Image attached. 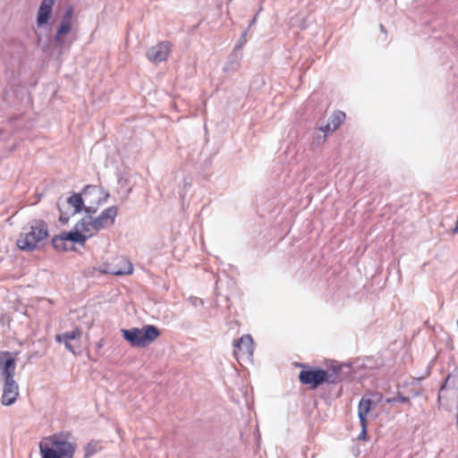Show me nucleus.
<instances>
[{
    "label": "nucleus",
    "instance_id": "f257e3e1",
    "mask_svg": "<svg viewBox=\"0 0 458 458\" xmlns=\"http://www.w3.org/2000/svg\"><path fill=\"white\" fill-rule=\"evenodd\" d=\"M48 236V226L43 220H33L27 226L23 227L17 239L16 244L19 249L26 251L34 250L38 242Z\"/></svg>",
    "mask_w": 458,
    "mask_h": 458
},
{
    "label": "nucleus",
    "instance_id": "f03ea898",
    "mask_svg": "<svg viewBox=\"0 0 458 458\" xmlns=\"http://www.w3.org/2000/svg\"><path fill=\"white\" fill-rule=\"evenodd\" d=\"M39 451L42 458H73L75 447L62 436L54 435L40 441Z\"/></svg>",
    "mask_w": 458,
    "mask_h": 458
},
{
    "label": "nucleus",
    "instance_id": "7ed1b4c3",
    "mask_svg": "<svg viewBox=\"0 0 458 458\" xmlns=\"http://www.w3.org/2000/svg\"><path fill=\"white\" fill-rule=\"evenodd\" d=\"M121 333L123 337L136 348L148 346L160 335L159 329L153 325H147L141 328L121 329Z\"/></svg>",
    "mask_w": 458,
    "mask_h": 458
},
{
    "label": "nucleus",
    "instance_id": "20e7f679",
    "mask_svg": "<svg viewBox=\"0 0 458 458\" xmlns=\"http://www.w3.org/2000/svg\"><path fill=\"white\" fill-rule=\"evenodd\" d=\"M117 214L118 208L116 206H111L104 209L96 217L90 216L91 214H88V216L83 217L82 220L85 221V225L89 230V236H92L98 231L113 225L114 224Z\"/></svg>",
    "mask_w": 458,
    "mask_h": 458
},
{
    "label": "nucleus",
    "instance_id": "39448f33",
    "mask_svg": "<svg viewBox=\"0 0 458 458\" xmlns=\"http://www.w3.org/2000/svg\"><path fill=\"white\" fill-rule=\"evenodd\" d=\"M84 203L87 205L85 208V212L87 214H95L99 206L106 203L110 197V194L107 191H106L102 187H98L96 185H87L81 191Z\"/></svg>",
    "mask_w": 458,
    "mask_h": 458
},
{
    "label": "nucleus",
    "instance_id": "423d86ee",
    "mask_svg": "<svg viewBox=\"0 0 458 458\" xmlns=\"http://www.w3.org/2000/svg\"><path fill=\"white\" fill-rule=\"evenodd\" d=\"M327 371L321 369H311L301 370L299 374V380L304 385H309L311 389H316L325 382L335 383V379L331 378Z\"/></svg>",
    "mask_w": 458,
    "mask_h": 458
},
{
    "label": "nucleus",
    "instance_id": "0eeeda50",
    "mask_svg": "<svg viewBox=\"0 0 458 458\" xmlns=\"http://www.w3.org/2000/svg\"><path fill=\"white\" fill-rule=\"evenodd\" d=\"M103 272L114 276L130 275L133 271L131 263L124 257L115 258L111 263L104 265Z\"/></svg>",
    "mask_w": 458,
    "mask_h": 458
},
{
    "label": "nucleus",
    "instance_id": "6e6552de",
    "mask_svg": "<svg viewBox=\"0 0 458 458\" xmlns=\"http://www.w3.org/2000/svg\"><path fill=\"white\" fill-rule=\"evenodd\" d=\"M13 377L14 376H11L3 379V394L1 401L5 406L13 404L19 395V386Z\"/></svg>",
    "mask_w": 458,
    "mask_h": 458
},
{
    "label": "nucleus",
    "instance_id": "1a4fd4ad",
    "mask_svg": "<svg viewBox=\"0 0 458 458\" xmlns=\"http://www.w3.org/2000/svg\"><path fill=\"white\" fill-rule=\"evenodd\" d=\"M171 52V44L168 41H162L151 47L146 53L147 58L153 64H157L166 61Z\"/></svg>",
    "mask_w": 458,
    "mask_h": 458
},
{
    "label": "nucleus",
    "instance_id": "9d476101",
    "mask_svg": "<svg viewBox=\"0 0 458 458\" xmlns=\"http://www.w3.org/2000/svg\"><path fill=\"white\" fill-rule=\"evenodd\" d=\"M458 397V370L450 373L441 386L438 393V402L442 399Z\"/></svg>",
    "mask_w": 458,
    "mask_h": 458
},
{
    "label": "nucleus",
    "instance_id": "9b49d317",
    "mask_svg": "<svg viewBox=\"0 0 458 458\" xmlns=\"http://www.w3.org/2000/svg\"><path fill=\"white\" fill-rule=\"evenodd\" d=\"M89 230L86 227L85 221L81 219L77 222L72 231L62 233V235L67 242H77L83 245L89 237Z\"/></svg>",
    "mask_w": 458,
    "mask_h": 458
},
{
    "label": "nucleus",
    "instance_id": "f8f14e48",
    "mask_svg": "<svg viewBox=\"0 0 458 458\" xmlns=\"http://www.w3.org/2000/svg\"><path fill=\"white\" fill-rule=\"evenodd\" d=\"M16 360L9 352H0V377L2 379L14 376Z\"/></svg>",
    "mask_w": 458,
    "mask_h": 458
},
{
    "label": "nucleus",
    "instance_id": "ddd939ff",
    "mask_svg": "<svg viewBox=\"0 0 458 458\" xmlns=\"http://www.w3.org/2000/svg\"><path fill=\"white\" fill-rule=\"evenodd\" d=\"M55 0H42L37 14V24L43 27L47 24Z\"/></svg>",
    "mask_w": 458,
    "mask_h": 458
},
{
    "label": "nucleus",
    "instance_id": "4468645a",
    "mask_svg": "<svg viewBox=\"0 0 458 458\" xmlns=\"http://www.w3.org/2000/svg\"><path fill=\"white\" fill-rule=\"evenodd\" d=\"M233 347L235 355L240 352L248 356H251L254 351L253 339L250 335H242L239 340L234 341Z\"/></svg>",
    "mask_w": 458,
    "mask_h": 458
},
{
    "label": "nucleus",
    "instance_id": "2eb2a0df",
    "mask_svg": "<svg viewBox=\"0 0 458 458\" xmlns=\"http://www.w3.org/2000/svg\"><path fill=\"white\" fill-rule=\"evenodd\" d=\"M373 402L369 398L365 396L361 398L358 407V416L360 419V425L365 428L367 425V414L371 410Z\"/></svg>",
    "mask_w": 458,
    "mask_h": 458
},
{
    "label": "nucleus",
    "instance_id": "dca6fc26",
    "mask_svg": "<svg viewBox=\"0 0 458 458\" xmlns=\"http://www.w3.org/2000/svg\"><path fill=\"white\" fill-rule=\"evenodd\" d=\"M72 30V22L66 21H61L59 27L56 30V33L54 37V43L55 46L63 47L64 42V36L67 35Z\"/></svg>",
    "mask_w": 458,
    "mask_h": 458
},
{
    "label": "nucleus",
    "instance_id": "f3484780",
    "mask_svg": "<svg viewBox=\"0 0 458 458\" xmlns=\"http://www.w3.org/2000/svg\"><path fill=\"white\" fill-rule=\"evenodd\" d=\"M67 203L74 208L72 215H75L76 213H79L81 210H85L86 208L81 192L73 193L67 199Z\"/></svg>",
    "mask_w": 458,
    "mask_h": 458
},
{
    "label": "nucleus",
    "instance_id": "a211bd4d",
    "mask_svg": "<svg viewBox=\"0 0 458 458\" xmlns=\"http://www.w3.org/2000/svg\"><path fill=\"white\" fill-rule=\"evenodd\" d=\"M81 330L78 327L75 329L65 332L63 334H59L55 335V340L58 343H62V341H73V342H79L80 338L81 336Z\"/></svg>",
    "mask_w": 458,
    "mask_h": 458
},
{
    "label": "nucleus",
    "instance_id": "6ab92c4d",
    "mask_svg": "<svg viewBox=\"0 0 458 458\" xmlns=\"http://www.w3.org/2000/svg\"><path fill=\"white\" fill-rule=\"evenodd\" d=\"M52 244H53L54 248L57 250H68L72 249V247L68 245L67 241L64 240L62 233L59 235H55L52 239Z\"/></svg>",
    "mask_w": 458,
    "mask_h": 458
},
{
    "label": "nucleus",
    "instance_id": "aec40b11",
    "mask_svg": "<svg viewBox=\"0 0 458 458\" xmlns=\"http://www.w3.org/2000/svg\"><path fill=\"white\" fill-rule=\"evenodd\" d=\"M345 119V114L342 111H335L328 122L331 124V130H336Z\"/></svg>",
    "mask_w": 458,
    "mask_h": 458
},
{
    "label": "nucleus",
    "instance_id": "412c9836",
    "mask_svg": "<svg viewBox=\"0 0 458 458\" xmlns=\"http://www.w3.org/2000/svg\"><path fill=\"white\" fill-rule=\"evenodd\" d=\"M73 7L72 5L67 6L64 14L63 15L62 21H71L73 15Z\"/></svg>",
    "mask_w": 458,
    "mask_h": 458
},
{
    "label": "nucleus",
    "instance_id": "4be33fe9",
    "mask_svg": "<svg viewBox=\"0 0 458 458\" xmlns=\"http://www.w3.org/2000/svg\"><path fill=\"white\" fill-rule=\"evenodd\" d=\"M326 140H327L326 133H324V134L318 133L317 135L314 136L313 143L317 144V145H320V144L324 143L326 141Z\"/></svg>",
    "mask_w": 458,
    "mask_h": 458
},
{
    "label": "nucleus",
    "instance_id": "5701e85b",
    "mask_svg": "<svg viewBox=\"0 0 458 458\" xmlns=\"http://www.w3.org/2000/svg\"><path fill=\"white\" fill-rule=\"evenodd\" d=\"M72 341H62L63 344H64L65 345V348L72 352V353H75V348L78 347V344L77 345H74L72 344Z\"/></svg>",
    "mask_w": 458,
    "mask_h": 458
},
{
    "label": "nucleus",
    "instance_id": "b1692460",
    "mask_svg": "<svg viewBox=\"0 0 458 458\" xmlns=\"http://www.w3.org/2000/svg\"><path fill=\"white\" fill-rule=\"evenodd\" d=\"M59 210L61 213L59 216V221L64 225L69 221L70 216L66 213H64L61 208H59Z\"/></svg>",
    "mask_w": 458,
    "mask_h": 458
},
{
    "label": "nucleus",
    "instance_id": "393cba45",
    "mask_svg": "<svg viewBox=\"0 0 458 458\" xmlns=\"http://www.w3.org/2000/svg\"><path fill=\"white\" fill-rule=\"evenodd\" d=\"M409 401V398L403 395H398L395 398L389 399L387 402H401V403H407Z\"/></svg>",
    "mask_w": 458,
    "mask_h": 458
},
{
    "label": "nucleus",
    "instance_id": "a878e982",
    "mask_svg": "<svg viewBox=\"0 0 458 458\" xmlns=\"http://www.w3.org/2000/svg\"><path fill=\"white\" fill-rule=\"evenodd\" d=\"M331 127H332L331 124L329 123H327L325 126H321L319 128V131L324 132V133H326V134H327V132H333V131H335V130H331Z\"/></svg>",
    "mask_w": 458,
    "mask_h": 458
},
{
    "label": "nucleus",
    "instance_id": "bb28decb",
    "mask_svg": "<svg viewBox=\"0 0 458 458\" xmlns=\"http://www.w3.org/2000/svg\"><path fill=\"white\" fill-rule=\"evenodd\" d=\"M361 428H362V429H361V432H360V436H359V437H358L359 439H363V438H364V437H365V435H366V427H365V428H363V427L361 426Z\"/></svg>",
    "mask_w": 458,
    "mask_h": 458
},
{
    "label": "nucleus",
    "instance_id": "cd10ccee",
    "mask_svg": "<svg viewBox=\"0 0 458 458\" xmlns=\"http://www.w3.org/2000/svg\"><path fill=\"white\" fill-rule=\"evenodd\" d=\"M103 347V340H100L98 344H97V349H101Z\"/></svg>",
    "mask_w": 458,
    "mask_h": 458
},
{
    "label": "nucleus",
    "instance_id": "c85d7f7f",
    "mask_svg": "<svg viewBox=\"0 0 458 458\" xmlns=\"http://www.w3.org/2000/svg\"><path fill=\"white\" fill-rule=\"evenodd\" d=\"M256 19L257 17L255 16L251 21H250V27L254 24L256 22Z\"/></svg>",
    "mask_w": 458,
    "mask_h": 458
},
{
    "label": "nucleus",
    "instance_id": "c756f323",
    "mask_svg": "<svg viewBox=\"0 0 458 458\" xmlns=\"http://www.w3.org/2000/svg\"><path fill=\"white\" fill-rule=\"evenodd\" d=\"M380 30L384 32L386 31L385 27L382 24L380 25Z\"/></svg>",
    "mask_w": 458,
    "mask_h": 458
},
{
    "label": "nucleus",
    "instance_id": "7c9ffc66",
    "mask_svg": "<svg viewBox=\"0 0 458 458\" xmlns=\"http://www.w3.org/2000/svg\"><path fill=\"white\" fill-rule=\"evenodd\" d=\"M456 420H457V426H458V412H457Z\"/></svg>",
    "mask_w": 458,
    "mask_h": 458
}]
</instances>
